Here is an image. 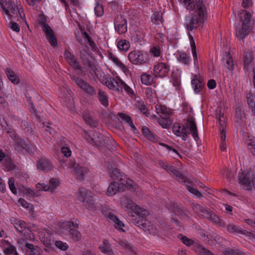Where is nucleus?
Returning <instances> with one entry per match:
<instances>
[{
  "mask_svg": "<svg viewBox=\"0 0 255 255\" xmlns=\"http://www.w3.org/2000/svg\"><path fill=\"white\" fill-rule=\"evenodd\" d=\"M83 119L85 122L91 127H96L98 124V121L94 120L92 116L89 113H85L83 114Z\"/></svg>",
  "mask_w": 255,
  "mask_h": 255,
  "instance_id": "c03bdc74",
  "label": "nucleus"
},
{
  "mask_svg": "<svg viewBox=\"0 0 255 255\" xmlns=\"http://www.w3.org/2000/svg\"><path fill=\"white\" fill-rule=\"evenodd\" d=\"M194 251L200 255H214L212 252L207 249L202 247L200 244H195L194 246Z\"/></svg>",
  "mask_w": 255,
  "mask_h": 255,
  "instance_id": "58836bf2",
  "label": "nucleus"
},
{
  "mask_svg": "<svg viewBox=\"0 0 255 255\" xmlns=\"http://www.w3.org/2000/svg\"><path fill=\"white\" fill-rule=\"evenodd\" d=\"M121 183L117 182H113L109 186L107 189V195L108 196H113L117 192L123 191Z\"/></svg>",
  "mask_w": 255,
  "mask_h": 255,
  "instance_id": "5701e85b",
  "label": "nucleus"
},
{
  "mask_svg": "<svg viewBox=\"0 0 255 255\" xmlns=\"http://www.w3.org/2000/svg\"><path fill=\"white\" fill-rule=\"evenodd\" d=\"M178 60L182 63L187 65L189 63V58L185 52H179L177 57Z\"/></svg>",
  "mask_w": 255,
  "mask_h": 255,
  "instance_id": "3c124183",
  "label": "nucleus"
},
{
  "mask_svg": "<svg viewBox=\"0 0 255 255\" xmlns=\"http://www.w3.org/2000/svg\"><path fill=\"white\" fill-rule=\"evenodd\" d=\"M255 174L251 171L239 173L238 181L242 188L249 191L252 189V182L255 178Z\"/></svg>",
  "mask_w": 255,
  "mask_h": 255,
  "instance_id": "423d86ee",
  "label": "nucleus"
},
{
  "mask_svg": "<svg viewBox=\"0 0 255 255\" xmlns=\"http://www.w3.org/2000/svg\"><path fill=\"white\" fill-rule=\"evenodd\" d=\"M8 185L9 188L11 191L14 194L17 193L16 188L14 185V179L13 178H10L8 179Z\"/></svg>",
  "mask_w": 255,
  "mask_h": 255,
  "instance_id": "e2e57ef3",
  "label": "nucleus"
},
{
  "mask_svg": "<svg viewBox=\"0 0 255 255\" xmlns=\"http://www.w3.org/2000/svg\"><path fill=\"white\" fill-rule=\"evenodd\" d=\"M6 74L8 79L13 84H17L19 83L20 80L15 74L14 72L10 69H6L5 70Z\"/></svg>",
  "mask_w": 255,
  "mask_h": 255,
  "instance_id": "4c0bfd02",
  "label": "nucleus"
},
{
  "mask_svg": "<svg viewBox=\"0 0 255 255\" xmlns=\"http://www.w3.org/2000/svg\"><path fill=\"white\" fill-rule=\"evenodd\" d=\"M192 207L195 213L203 217L208 210V209L204 208L198 204L193 203Z\"/></svg>",
  "mask_w": 255,
  "mask_h": 255,
  "instance_id": "c9c22d12",
  "label": "nucleus"
},
{
  "mask_svg": "<svg viewBox=\"0 0 255 255\" xmlns=\"http://www.w3.org/2000/svg\"><path fill=\"white\" fill-rule=\"evenodd\" d=\"M128 59L134 64H141L148 60V56L141 51L133 50L128 54Z\"/></svg>",
  "mask_w": 255,
  "mask_h": 255,
  "instance_id": "1a4fd4ad",
  "label": "nucleus"
},
{
  "mask_svg": "<svg viewBox=\"0 0 255 255\" xmlns=\"http://www.w3.org/2000/svg\"><path fill=\"white\" fill-rule=\"evenodd\" d=\"M37 168L44 172H48L53 169V165L47 159L41 158L37 161Z\"/></svg>",
  "mask_w": 255,
  "mask_h": 255,
  "instance_id": "a211bd4d",
  "label": "nucleus"
},
{
  "mask_svg": "<svg viewBox=\"0 0 255 255\" xmlns=\"http://www.w3.org/2000/svg\"><path fill=\"white\" fill-rule=\"evenodd\" d=\"M95 12L97 16H101L104 12L103 6L99 4H97L95 7Z\"/></svg>",
  "mask_w": 255,
  "mask_h": 255,
  "instance_id": "69168bd1",
  "label": "nucleus"
},
{
  "mask_svg": "<svg viewBox=\"0 0 255 255\" xmlns=\"http://www.w3.org/2000/svg\"><path fill=\"white\" fill-rule=\"evenodd\" d=\"M99 249L101 252L106 255H114L111 245L107 240L103 241L102 244L100 246Z\"/></svg>",
  "mask_w": 255,
  "mask_h": 255,
  "instance_id": "393cba45",
  "label": "nucleus"
},
{
  "mask_svg": "<svg viewBox=\"0 0 255 255\" xmlns=\"http://www.w3.org/2000/svg\"><path fill=\"white\" fill-rule=\"evenodd\" d=\"M120 202L122 206L126 209V210H130L132 211L131 217L138 214L139 210H144L139 208L135 203H134L130 199L126 196H123L120 198Z\"/></svg>",
  "mask_w": 255,
  "mask_h": 255,
  "instance_id": "6e6552de",
  "label": "nucleus"
},
{
  "mask_svg": "<svg viewBox=\"0 0 255 255\" xmlns=\"http://www.w3.org/2000/svg\"><path fill=\"white\" fill-rule=\"evenodd\" d=\"M7 4L8 2L7 1L0 0V7L2 8V10L4 12L5 14L8 15L10 19L12 20L14 16L9 13V10H8L6 7Z\"/></svg>",
  "mask_w": 255,
  "mask_h": 255,
  "instance_id": "5fc2aeb1",
  "label": "nucleus"
},
{
  "mask_svg": "<svg viewBox=\"0 0 255 255\" xmlns=\"http://www.w3.org/2000/svg\"><path fill=\"white\" fill-rule=\"evenodd\" d=\"M9 27L16 32L20 31V27L18 24L13 21H11L9 23Z\"/></svg>",
  "mask_w": 255,
  "mask_h": 255,
  "instance_id": "338daca9",
  "label": "nucleus"
},
{
  "mask_svg": "<svg viewBox=\"0 0 255 255\" xmlns=\"http://www.w3.org/2000/svg\"><path fill=\"white\" fill-rule=\"evenodd\" d=\"M41 25L42 26V29L45 33L46 38L51 45L52 47L56 46L57 42L53 30L47 24L43 22Z\"/></svg>",
  "mask_w": 255,
  "mask_h": 255,
  "instance_id": "ddd939ff",
  "label": "nucleus"
},
{
  "mask_svg": "<svg viewBox=\"0 0 255 255\" xmlns=\"http://www.w3.org/2000/svg\"><path fill=\"white\" fill-rule=\"evenodd\" d=\"M98 99L101 104L105 107L109 105L108 98L105 92L101 89L99 90Z\"/></svg>",
  "mask_w": 255,
  "mask_h": 255,
  "instance_id": "a18cd8bd",
  "label": "nucleus"
},
{
  "mask_svg": "<svg viewBox=\"0 0 255 255\" xmlns=\"http://www.w3.org/2000/svg\"><path fill=\"white\" fill-rule=\"evenodd\" d=\"M149 215V212L146 210H140L138 214L132 215L131 222L135 225L143 229L145 232H147L152 235H156L158 231L150 222L146 220V217Z\"/></svg>",
  "mask_w": 255,
  "mask_h": 255,
  "instance_id": "7ed1b4c3",
  "label": "nucleus"
},
{
  "mask_svg": "<svg viewBox=\"0 0 255 255\" xmlns=\"http://www.w3.org/2000/svg\"><path fill=\"white\" fill-rule=\"evenodd\" d=\"M72 80L75 82L76 85L84 92L88 95L94 96L96 95L95 89L82 79L73 76L71 77Z\"/></svg>",
  "mask_w": 255,
  "mask_h": 255,
  "instance_id": "0eeeda50",
  "label": "nucleus"
},
{
  "mask_svg": "<svg viewBox=\"0 0 255 255\" xmlns=\"http://www.w3.org/2000/svg\"><path fill=\"white\" fill-rule=\"evenodd\" d=\"M203 217L212 221L214 224L220 226H222L223 225V223H222L220 217L208 209L206 213H205V214L204 215Z\"/></svg>",
  "mask_w": 255,
  "mask_h": 255,
  "instance_id": "412c9836",
  "label": "nucleus"
},
{
  "mask_svg": "<svg viewBox=\"0 0 255 255\" xmlns=\"http://www.w3.org/2000/svg\"><path fill=\"white\" fill-rule=\"evenodd\" d=\"M119 244L125 250H126L130 255L135 254L133 248L128 243L127 241L120 240Z\"/></svg>",
  "mask_w": 255,
  "mask_h": 255,
  "instance_id": "ea45409f",
  "label": "nucleus"
},
{
  "mask_svg": "<svg viewBox=\"0 0 255 255\" xmlns=\"http://www.w3.org/2000/svg\"><path fill=\"white\" fill-rule=\"evenodd\" d=\"M19 5L17 3H15L14 1H10L8 2L7 5V9L9 10V13H12V15L14 17L12 19H14L16 17H18L17 12H16V8Z\"/></svg>",
  "mask_w": 255,
  "mask_h": 255,
  "instance_id": "e433bc0d",
  "label": "nucleus"
},
{
  "mask_svg": "<svg viewBox=\"0 0 255 255\" xmlns=\"http://www.w3.org/2000/svg\"><path fill=\"white\" fill-rule=\"evenodd\" d=\"M59 180L55 178H52L49 181V185H45L43 187V190L45 191H50L53 192V190L59 186Z\"/></svg>",
  "mask_w": 255,
  "mask_h": 255,
  "instance_id": "2f4dec72",
  "label": "nucleus"
},
{
  "mask_svg": "<svg viewBox=\"0 0 255 255\" xmlns=\"http://www.w3.org/2000/svg\"><path fill=\"white\" fill-rule=\"evenodd\" d=\"M93 194L85 188H80L78 198L83 205L88 210H94L99 208L98 203H96L93 198Z\"/></svg>",
  "mask_w": 255,
  "mask_h": 255,
  "instance_id": "20e7f679",
  "label": "nucleus"
},
{
  "mask_svg": "<svg viewBox=\"0 0 255 255\" xmlns=\"http://www.w3.org/2000/svg\"><path fill=\"white\" fill-rule=\"evenodd\" d=\"M170 70V67L164 63L156 64L154 68V73L156 76L164 77L166 76Z\"/></svg>",
  "mask_w": 255,
  "mask_h": 255,
  "instance_id": "4468645a",
  "label": "nucleus"
},
{
  "mask_svg": "<svg viewBox=\"0 0 255 255\" xmlns=\"http://www.w3.org/2000/svg\"><path fill=\"white\" fill-rule=\"evenodd\" d=\"M72 168H73V173L75 178L80 181L84 180L85 175L88 172V169L80 165H77L75 167H72Z\"/></svg>",
  "mask_w": 255,
  "mask_h": 255,
  "instance_id": "f3484780",
  "label": "nucleus"
},
{
  "mask_svg": "<svg viewBox=\"0 0 255 255\" xmlns=\"http://www.w3.org/2000/svg\"><path fill=\"white\" fill-rule=\"evenodd\" d=\"M115 29L119 34L125 33L127 30V20L122 15H118L115 19Z\"/></svg>",
  "mask_w": 255,
  "mask_h": 255,
  "instance_id": "f8f14e48",
  "label": "nucleus"
},
{
  "mask_svg": "<svg viewBox=\"0 0 255 255\" xmlns=\"http://www.w3.org/2000/svg\"><path fill=\"white\" fill-rule=\"evenodd\" d=\"M66 226L69 229V233L71 238L74 241H79L80 239L81 235L77 230L78 225L77 224H74L72 221H69L66 222Z\"/></svg>",
  "mask_w": 255,
  "mask_h": 255,
  "instance_id": "dca6fc26",
  "label": "nucleus"
},
{
  "mask_svg": "<svg viewBox=\"0 0 255 255\" xmlns=\"http://www.w3.org/2000/svg\"><path fill=\"white\" fill-rule=\"evenodd\" d=\"M14 227L17 231L21 233H22L26 228L25 222L22 220H19V222H17V223H14Z\"/></svg>",
  "mask_w": 255,
  "mask_h": 255,
  "instance_id": "864d4df0",
  "label": "nucleus"
},
{
  "mask_svg": "<svg viewBox=\"0 0 255 255\" xmlns=\"http://www.w3.org/2000/svg\"><path fill=\"white\" fill-rule=\"evenodd\" d=\"M178 238L180 239V240L182 241V242L185 244L186 246L188 247H190L191 246H192V249L193 250H194V246L195 244H199L197 243H194L193 240L189 239L186 236H184L182 234H179L178 235Z\"/></svg>",
  "mask_w": 255,
  "mask_h": 255,
  "instance_id": "37998d69",
  "label": "nucleus"
},
{
  "mask_svg": "<svg viewBox=\"0 0 255 255\" xmlns=\"http://www.w3.org/2000/svg\"><path fill=\"white\" fill-rule=\"evenodd\" d=\"M249 149L255 156V141H252L248 143Z\"/></svg>",
  "mask_w": 255,
  "mask_h": 255,
  "instance_id": "774afa93",
  "label": "nucleus"
},
{
  "mask_svg": "<svg viewBox=\"0 0 255 255\" xmlns=\"http://www.w3.org/2000/svg\"><path fill=\"white\" fill-rule=\"evenodd\" d=\"M169 209L176 213L180 214L182 217L189 218V212L184 207H178L176 204H172Z\"/></svg>",
  "mask_w": 255,
  "mask_h": 255,
  "instance_id": "b1692460",
  "label": "nucleus"
},
{
  "mask_svg": "<svg viewBox=\"0 0 255 255\" xmlns=\"http://www.w3.org/2000/svg\"><path fill=\"white\" fill-rule=\"evenodd\" d=\"M157 113L162 119H166L169 117L170 113L169 110L164 106L161 105H157L155 106Z\"/></svg>",
  "mask_w": 255,
  "mask_h": 255,
  "instance_id": "c85d7f7f",
  "label": "nucleus"
},
{
  "mask_svg": "<svg viewBox=\"0 0 255 255\" xmlns=\"http://www.w3.org/2000/svg\"><path fill=\"white\" fill-rule=\"evenodd\" d=\"M203 217L212 221L214 224L220 226H222L223 225V223H222L220 217L208 209L206 213H205V214L204 215Z\"/></svg>",
  "mask_w": 255,
  "mask_h": 255,
  "instance_id": "4be33fe9",
  "label": "nucleus"
},
{
  "mask_svg": "<svg viewBox=\"0 0 255 255\" xmlns=\"http://www.w3.org/2000/svg\"><path fill=\"white\" fill-rule=\"evenodd\" d=\"M237 119L236 122L238 124L237 127L241 131H243L246 128V116L244 111L238 108L236 114Z\"/></svg>",
  "mask_w": 255,
  "mask_h": 255,
  "instance_id": "2eb2a0df",
  "label": "nucleus"
},
{
  "mask_svg": "<svg viewBox=\"0 0 255 255\" xmlns=\"http://www.w3.org/2000/svg\"><path fill=\"white\" fill-rule=\"evenodd\" d=\"M80 59L83 65L89 67L95 75L97 74V68L94 63L92 57L87 50L84 49L81 50Z\"/></svg>",
  "mask_w": 255,
  "mask_h": 255,
  "instance_id": "9d476101",
  "label": "nucleus"
},
{
  "mask_svg": "<svg viewBox=\"0 0 255 255\" xmlns=\"http://www.w3.org/2000/svg\"><path fill=\"white\" fill-rule=\"evenodd\" d=\"M118 116L128 123L131 127V130L133 132H135L136 128L132 121L131 118L129 116L124 113H119L118 114Z\"/></svg>",
  "mask_w": 255,
  "mask_h": 255,
  "instance_id": "473e14b6",
  "label": "nucleus"
},
{
  "mask_svg": "<svg viewBox=\"0 0 255 255\" xmlns=\"http://www.w3.org/2000/svg\"><path fill=\"white\" fill-rule=\"evenodd\" d=\"M197 1L198 10L194 11L192 15L186 17L185 25L188 32L197 28L200 23H203L207 14L203 0Z\"/></svg>",
  "mask_w": 255,
  "mask_h": 255,
  "instance_id": "f03ea898",
  "label": "nucleus"
},
{
  "mask_svg": "<svg viewBox=\"0 0 255 255\" xmlns=\"http://www.w3.org/2000/svg\"><path fill=\"white\" fill-rule=\"evenodd\" d=\"M191 0H185V4H186V7L188 9L193 10V9L196 8L198 9V7L197 6V3H198V1L196 0V3L193 1H190Z\"/></svg>",
  "mask_w": 255,
  "mask_h": 255,
  "instance_id": "052dcab7",
  "label": "nucleus"
},
{
  "mask_svg": "<svg viewBox=\"0 0 255 255\" xmlns=\"http://www.w3.org/2000/svg\"><path fill=\"white\" fill-rule=\"evenodd\" d=\"M191 84L195 93H199L204 86V83L197 78L192 79Z\"/></svg>",
  "mask_w": 255,
  "mask_h": 255,
  "instance_id": "a19ab883",
  "label": "nucleus"
},
{
  "mask_svg": "<svg viewBox=\"0 0 255 255\" xmlns=\"http://www.w3.org/2000/svg\"><path fill=\"white\" fill-rule=\"evenodd\" d=\"M105 84L109 89L116 91L119 89L121 85H124L125 87L120 79H116L110 78L106 80Z\"/></svg>",
  "mask_w": 255,
  "mask_h": 255,
  "instance_id": "aec40b11",
  "label": "nucleus"
},
{
  "mask_svg": "<svg viewBox=\"0 0 255 255\" xmlns=\"http://www.w3.org/2000/svg\"><path fill=\"white\" fill-rule=\"evenodd\" d=\"M169 170V172H168L172 173L176 177L178 178V179H177V180H178L179 181H180V180H181V182L184 183H186V182L189 183L188 179L184 176L179 171L177 170L173 166H171Z\"/></svg>",
  "mask_w": 255,
  "mask_h": 255,
  "instance_id": "cd10ccee",
  "label": "nucleus"
},
{
  "mask_svg": "<svg viewBox=\"0 0 255 255\" xmlns=\"http://www.w3.org/2000/svg\"><path fill=\"white\" fill-rule=\"evenodd\" d=\"M107 216L115 223V227L116 228L118 229L119 230L124 231L122 227L124 226V224L121 221L119 220V219L117 216H116L112 212L108 213Z\"/></svg>",
  "mask_w": 255,
  "mask_h": 255,
  "instance_id": "c756f323",
  "label": "nucleus"
},
{
  "mask_svg": "<svg viewBox=\"0 0 255 255\" xmlns=\"http://www.w3.org/2000/svg\"><path fill=\"white\" fill-rule=\"evenodd\" d=\"M251 30V27L242 25V27L237 31L236 36L239 39H243L249 34Z\"/></svg>",
  "mask_w": 255,
  "mask_h": 255,
  "instance_id": "7c9ffc66",
  "label": "nucleus"
},
{
  "mask_svg": "<svg viewBox=\"0 0 255 255\" xmlns=\"http://www.w3.org/2000/svg\"><path fill=\"white\" fill-rule=\"evenodd\" d=\"M67 62L69 64L72 66L75 69H81V67L79 65V62L77 61L76 58L74 56L68 59Z\"/></svg>",
  "mask_w": 255,
  "mask_h": 255,
  "instance_id": "6e6d98bb",
  "label": "nucleus"
},
{
  "mask_svg": "<svg viewBox=\"0 0 255 255\" xmlns=\"http://www.w3.org/2000/svg\"><path fill=\"white\" fill-rule=\"evenodd\" d=\"M251 15L249 12L247 10H243L241 13L240 18L242 21V25L244 26H251Z\"/></svg>",
  "mask_w": 255,
  "mask_h": 255,
  "instance_id": "bb28decb",
  "label": "nucleus"
},
{
  "mask_svg": "<svg viewBox=\"0 0 255 255\" xmlns=\"http://www.w3.org/2000/svg\"><path fill=\"white\" fill-rule=\"evenodd\" d=\"M158 123L163 128H168L171 126V122L169 120V117H167L166 119L159 120Z\"/></svg>",
  "mask_w": 255,
  "mask_h": 255,
  "instance_id": "4d7b16f0",
  "label": "nucleus"
},
{
  "mask_svg": "<svg viewBox=\"0 0 255 255\" xmlns=\"http://www.w3.org/2000/svg\"><path fill=\"white\" fill-rule=\"evenodd\" d=\"M253 57L252 54L249 52H246L244 55V69L248 70L252 62Z\"/></svg>",
  "mask_w": 255,
  "mask_h": 255,
  "instance_id": "72a5a7b5",
  "label": "nucleus"
},
{
  "mask_svg": "<svg viewBox=\"0 0 255 255\" xmlns=\"http://www.w3.org/2000/svg\"><path fill=\"white\" fill-rule=\"evenodd\" d=\"M136 107L141 111L145 116L148 117L149 115V112L144 104L139 101H136Z\"/></svg>",
  "mask_w": 255,
  "mask_h": 255,
  "instance_id": "09e8293b",
  "label": "nucleus"
},
{
  "mask_svg": "<svg viewBox=\"0 0 255 255\" xmlns=\"http://www.w3.org/2000/svg\"><path fill=\"white\" fill-rule=\"evenodd\" d=\"M15 149L18 151L22 152L23 150L29 151V144L24 139L15 136Z\"/></svg>",
  "mask_w": 255,
  "mask_h": 255,
  "instance_id": "6ab92c4d",
  "label": "nucleus"
},
{
  "mask_svg": "<svg viewBox=\"0 0 255 255\" xmlns=\"http://www.w3.org/2000/svg\"><path fill=\"white\" fill-rule=\"evenodd\" d=\"M172 130L175 134L181 136L183 140H186L188 135L191 133L195 141L199 139L197 128L194 119L190 116L187 118L184 124H175L172 127Z\"/></svg>",
  "mask_w": 255,
  "mask_h": 255,
  "instance_id": "f257e3e1",
  "label": "nucleus"
},
{
  "mask_svg": "<svg viewBox=\"0 0 255 255\" xmlns=\"http://www.w3.org/2000/svg\"><path fill=\"white\" fill-rule=\"evenodd\" d=\"M18 202L21 204V205L22 207H23L24 208H25L26 209H28L29 211H30V212L33 211L34 209H33L31 204L27 202L24 199L20 198L18 200Z\"/></svg>",
  "mask_w": 255,
  "mask_h": 255,
  "instance_id": "13d9d810",
  "label": "nucleus"
},
{
  "mask_svg": "<svg viewBox=\"0 0 255 255\" xmlns=\"http://www.w3.org/2000/svg\"><path fill=\"white\" fill-rule=\"evenodd\" d=\"M55 245L58 248L62 251H66L68 248L66 243H63L61 241H56L55 242Z\"/></svg>",
  "mask_w": 255,
  "mask_h": 255,
  "instance_id": "0e129e2a",
  "label": "nucleus"
},
{
  "mask_svg": "<svg viewBox=\"0 0 255 255\" xmlns=\"http://www.w3.org/2000/svg\"><path fill=\"white\" fill-rule=\"evenodd\" d=\"M140 79L142 83L145 85H150L153 80L152 76L146 74H142L140 76Z\"/></svg>",
  "mask_w": 255,
  "mask_h": 255,
  "instance_id": "603ef678",
  "label": "nucleus"
},
{
  "mask_svg": "<svg viewBox=\"0 0 255 255\" xmlns=\"http://www.w3.org/2000/svg\"><path fill=\"white\" fill-rule=\"evenodd\" d=\"M109 58L110 59L112 60V61L114 63H115L119 67L123 69H125L126 68L124 65L118 59V58H117L112 53H109Z\"/></svg>",
  "mask_w": 255,
  "mask_h": 255,
  "instance_id": "bf43d9fd",
  "label": "nucleus"
},
{
  "mask_svg": "<svg viewBox=\"0 0 255 255\" xmlns=\"http://www.w3.org/2000/svg\"><path fill=\"white\" fill-rule=\"evenodd\" d=\"M216 118L220 126L221 142H225L226 140V125L223 113L221 112L220 110L216 111Z\"/></svg>",
  "mask_w": 255,
  "mask_h": 255,
  "instance_id": "9b49d317",
  "label": "nucleus"
},
{
  "mask_svg": "<svg viewBox=\"0 0 255 255\" xmlns=\"http://www.w3.org/2000/svg\"><path fill=\"white\" fill-rule=\"evenodd\" d=\"M224 56L226 57L222 58V61L224 63V66L229 70H233L234 69V63L232 57L230 55L229 52L228 53L224 52Z\"/></svg>",
  "mask_w": 255,
  "mask_h": 255,
  "instance_id": "a878e982",
  "label": "nucleus"
},
{
  "mask_svg": "<svg viewBox=\"0 0 255 255\" xmlns=\"http://www.w3.org/2000/svg\"><path fill=\"white\" fill-rule=\"evenodd\" d=\"M117 46L120 50L127 51L129 48L130 44L128 41L123 39L118 42Z\"/></svg>",
  "mask_w": 255,
  "mask_h": 255,
  "instance_id": "8fccbe9b",
  "label": "nucleus"
},
{
  "mask_svg": "<svg viewBox=\"0 0 255 255\" xmlns=\"http://www.w3.org/2000/svg\"><path fill=\"white\" fill-rule=\"evenodd\" d=\"M111 177L114 180H118L120 181H122L126 178L125 176H124L123 174L120 172V170L118 168H115L114 169L112 170Z\"/></svg>",
  "mask_w": 255,
  "mask_h": 255,
  "instance_id": "49530a36",
  "label": "nucleus"
},
{
  "mask_svg": "<svg viewBox=\"0 0 255 255\" xmlns=\"http://www.w3.org/2000/svg\"><path fill=\"white\" fill-rule=\"evenodd\" d=\"M84 136L90 143L97 147L106 146L108 144L109 139L98 132H95L91 136L87 131H84Z\"/></svg>",
  "mask_w": 255,
  "mask_h": 255,
  "instance_id": "39448f33",
  "label": "nucleus"
},
{
  "mask_svg": "<svg viewBox=\"0 0 255 255\" xmlns=\"http://www.w3.org/2000/svg\"><path fill=\"white\" fill-rule=\"evenodd\" d=\"M152 21L155 24H159L163 23L162 13L161 11L155 12L153 13L152 18Z\"/></svg>",
  "mask_w": 255,
  "mask_h": 255,
  "instance_id": "de8ad7c7",
  "label": "nucleus"
},
{
  "mask_svg": "<svg viewBox=\"0 0 255 255\" xmlns=\"http://www.w3.org/2000/svg\"><path fill=\"white\" fill-rule=\"evenodd\" d=\"M247 98L249 108L255 115V95L252 93H249L247 95Z\"/></svg>",
  "mask_w": 255,
  "mask_h": 255,
  "instance_id": "f704fd0d",
  "label": "nucleus"
},
{
  "mask_svg": "<svg viewBox=\"0 0 255 255\" xmlns=\"http://www.w3.org/2000/svg\"><path fill=\"white\" fill-rule=\"evenodd\" d=\"M4 251L7 255H18L16 252V248L13 246H10L5 248Z\"/></svg>",
  "mask_w": 255,
  "mask_h": 255,
  "instance_id": "680f3d73",
  "label": "nucleus"
},
{
  "mask_svg": "<svg viewBox=\"0 0 255 255\" xmlns=\"http://www.w3.org/2000/svg\"><path fill=\"white\" fill-rule=\"evenodd\" d=\"M227 229L230 233H238L240 234H246V230H242L233 224H229L227 227Z\"/></svg>",
  "mask_w": 255,
  "mask_h": 255,
  "instance_id": "79ce46f5",
  "label": "nucleus"
}]
</instances>
